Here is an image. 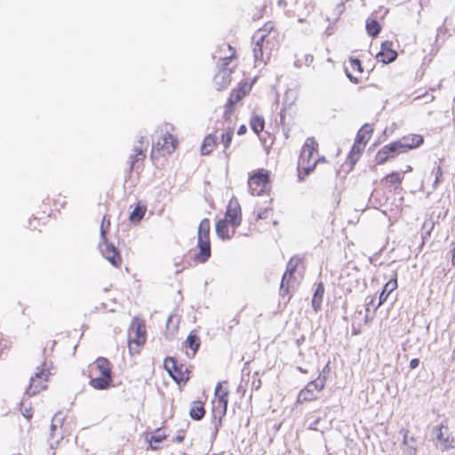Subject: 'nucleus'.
Masks as SVG:
<instances>
[{
    "instance_id": "obj_54",
    "label": "nucleus",
    "mask_w": 455,
    "mask_h": 455,
    "mask_svg": "<svg viewBox=\"0 0 455 455\" xmlns=\"http://www.w3.org/2000/svg\"><path fill=\"white\" fill-rule=\"evenodd\" d=\"M387 132H388V130H387V129H385V131H384L383 134H384V135H387Z\"/></svg>"
},
{
    "instance_id": "obj_24",
    "label": "nucleus",
    "mask_w": 455,
    "mask_h": 455,
    "mask_svg": "<svg viewBox=\"0 0 455 455\" xmlns=\"http://www.w3.org/2000/svg\"><path fill=\"white\" fill-rule=\"evenodd\" d=\"M372 132L373 128L371 127V125L369 124H365L357 132L355 141L362 142L364 145H366Z\"/></svg>"
},
{
    "instance_id": "obj_5",
    "label": "nucleus",
    "mask_w": 455,
    "mask_h": 455,
    "mask_svg": "<svg viewBox=\"0 0 455 455\" xmlns=\"http://www.w3.org/2000/svg\"><path fill=\"white\" fill-rule=\"evenodd\" d=\"M269 181V173L264 169L258 170L248 180V189L252 196H260Z\"/></svg>"
},
{
    "instance_id": "obj_18",
    "label": "nucleus",
    "mask_w": 455,
    "mask_h": 455,
    "mask_svg": "<svg viewBox=\"0 0 455 455\" xmlns=\"http://www.w3.org/2000/svg\"><path fill=\"white\" fill-rule=\"evenodd\" d=\"M112 383V376L108 374L96 375L90 379V385L99 390L107 389Z\"/></svg>"
},
{
    "instance_id": "obj_53",
    "label": "nucleus",
    "mask_w": 455,
    "mask_h": 455,
    "mask_svg": "<svg viewBox=\"0 0 455 455\" xmlns=\"http://www.w3.org/2000/svg\"><path fill=\"white\" fill-rule=\"evenodd\" d=\"M430 235V231H427V232L426 233V235H423V240L426 238V236H427V235Z\"/></svg>"
},
{
    "instance_id": "obj_40",
    "label": "nucleus",
    "mask_w": 455,
    "mask_h": 455,
    "mask_svg": "<svg viewBox=\"0 0 455 455\" xmlns=\"http://www.w3.org/2000/svg\"><path fill=\"white\" fill-rule=\"evenodd\" d=\"M350 67L353 70H356L360 73L363 72L361 62L358 59L355 58H350L349 60Z\"/></svg>"
},
{
    "instance_id": "obj_7",
    "label": "nucleus",
    "mask_w": 455,
    "mask_h": 455,
    "mask_svg": "<svg viewBox=\"0 0 455 455\" xmlns=\"http://www.w3.org/2000/svg\"><path fill=\"white\" fill-rule=\"evenodd\" d=\"M51 374L48 369L44 367H37L36 371L30 378V384L26 390V395L33 396L40 390L44 389L46 386L44 384L47 380L48 376Z\"/></svg>"
},
{
    "instance_id": "obj_55",
    "label": "nucleus",
    "mask_w": 455,
    "mask_h": 455,
    "mask_svg": "<svg viewBox=\"0 0 455 455\" xmlns=\"http://www.w3.org/2000/svg\"><path fill=\"white\" fill-rule=\"evenodd\" d=\"M409 170H411V166H408V168H406V171H409Z\"/></svg>"
},
{
    "instance_id": "obj_51",
    "label": "nucleus",
    "mask_w": 455,
    "mask_h": 455,
    "mask_svg": "<svg viewBox=\"0 0 455 455\" xmlns=\"http://www.w3.org/2000/svg\"><path fill=\"white\" fill-rule=\"evenodd\" d=\"M184 440V435H177L174 439L177 443H181Z\"/></svg>"
},
{
    "instance_id": "obj_4",
    "label": "nucleus",
    "mask_w": 455,
    "mask_h": 455,
    "mask_svg": "<svg viewBox=\"0 0 455 455\" xmlns=\"http://www.w3.org/2000/svg\"><path fill=\"white\" fill-rule=\"evenodd\" d=\"M172 131L173 127L171 124H165L162 126L159 138L153 143L152 153L156 150L164 154H172L176 149L178 140L172 135Z\"/></svg>"
},
{
    "instance_id": "obj_35",
    "label": "nucleus",
    "mask_w": 455,
    "mask_h": 455,
    "mask_svg": "<svg viewBox=\"0 0 455 455\" xmlns=\"http://www.w3.org/2000/svg\"><path fill=\"white\" fill-rule=\"evenodd\" d=\"M146 212V208L138 205L130 214L129 219L132 222H139L142 220Z\"/></svg>"
},
{
    "instance_id": "obj_15",
    "label": "nucleus",
    "mask_w": 455,
    "mask_h": 455,
    "mask_svg": "<svg viewBox=\"0 0 455 455\" xmlns=\"http://www.w3.org/2000/svg\"><path fill=\"white\" fill-rule=\"evenodd\" d=\"M144 151V137L140 136L136 144L133 146L132 153L129 157L131 170H133L135 168V164L138 162L143 161L145 159L146 155Z\"/></svg>"
},
{
    "instance_id": "obj_50",
    "label": "nucleus",
    "mask_w": 455,
    "mask_h": 455,
    "mask_svg": "<svg viewBox=\"0 0 455 455\" xmlns=\"http://www.w3.org/2000/svg\"><path fill=\"white\" fill-rule=\"evenodd\" d=\"M313 61V56L312 55H307L306 56V64L308 65Z\"/></svg>"
},
{
    "instance_id": "obj_11",
    "label": "nucleus",
    "mask_w": 455,
    "mask_h": 455,
    "mask_svg": "<svg viewBox=\"0 0 455 455\" xmlns=\"http://www.w3.org/2000/svg\"><path fill=\"white\" fill-rule=\"evenodd\" d=\"M225 220L233 227L234 229L238 228L242 221L241 207L236 198L230 199L225 214Z\"/></svg>"
},
{
    "instance_id": "obj_31",
    "label": "nucleus",
    "mask_w": 455,
    "mask_h": 455,
    "mask_svg": "<svg viewBox=\"0 0 455 455\" xmlns=\"http://www.w3.org/2000/svg\"><path fill=\"white\" fill-rule=\"evenodd\" d=\"M186 345L193 350V355H195L200 346L199 337L191 331L186 339Z\"/></svg>"
},
{
    "instance_id": "obj_6",
    "label": "nucleus",
    "mask_w": 455,
    "mask_h": 455,
    "mask_svg": "<svg viewBox=\"0 0 455 455\" xmlns=\"http://www.w3.org/2000/svg\"><path fill=\"white\" fill-rule=\"evenodd\" d=\"M325 385V379L318 377L316 379L310 381L307 386L300 390L297 397V403H303L304 402L314 401L317 398L316 394L321 391Z\"/></svg>"
},
{
    "instance_id": "obj_33",
    "label": "nucleus",
    "mask_w": 455,
    "mask_h": 455,
    "mask_svg": "<svg viewBox=\"0 0 455 455\" xmlns=\"http://www.w3.org/2000/svg\"><path fill=\"white\" fill-rule=\"evenodd\" d=\"M246 94V91L243 88H239L236 91H234L229 98L228 104L229 106H235L238 101H240Z\"/></svg>"
},
{
    "instance_id": "obj_17",
    "label": "nucleus",
    "mask_w": 455,
    "mask_h": 455,
    "mask_svg": "<svg viewBox=\"0 0 455 455\" xmlns=\"http://www.w3.org/2000/svg\"><path fill=\"white\" fill-rule=\"evenodd\" d=\"M90 373L91 375H111L109 361L105 357L97 358L96 361L91 365Z\"/></svg>"
},
{
    "instance_id": "obj_23",
    "label": "nucleus",
    "mask_w": 455,
    "mask_h": 455,
    "mask_svg": "<svg viewBox=\"0 0 455 455\" xmlns=\"http://www.w3.org/2000/svg\"><path fill=\"white\" fill-rule=\"evenodd\" d=\"M217 137L213 134H209L206 136L203 141V144L201 146V153L202 155H208L210 154L217 144Z\"/></svg>"
},
{
    "instance_id": "obj_29",
    "label": "nucleus",
    "mask_w": 455,
    "mask_h": 455,
    "mask_svg": "<svg viewBox=\"0 0 455 455\" xmlns=\"http://www.w3.org/2000/svg\"><path fill=\"white\" fill-rule=\"evenodd\" d=\"M204 413L205 411L203 403L201 402H194L189 411L190 417L195 420H199L204 418Z\"/></svg>"
},
{
    "instance_id": "obj_20",
    "label": "nucleus",
    "mask_w": 455,
    "mask_h": 455,
    "mask_svg": "<svg viewBox=\"0 0 455 455\" xmlns=\"http://www.w3.org/2000/svg\"><path fill=\"white\" fill-rule=\"evenodd\" d=\"M397 288L396 279L389 280L383 287L379 298V303L375 309L379 307L387 299L389 294Z\"/></svg>"
},
{
    "instance_id": "obj_13",
    "label": "nucleus",
    "mask_w": 455,
    "mask_h": 455,
    "mask_svg": "<svg viewBox=\"0 0 455 455\" xmlns=\"http://www.w3.org/2000/svg\"><path fill=\"white\" fill-rule=\"evenodd\" d=\"M164 368L170 374V376L175 380L177 383L181 381H186L188 378L185 377V374L182 372L180 367H179L176 360L173 357H167L164 360Z\"/></svg>"
},
{
    "instance_id": "obj_39",
    "label": "nucleus",
    "mask_w": 455,
    "mask_h": 455,
    "mask_svg": "<svg viewBox=\"0 0 455 455\" xmlns=\"http://www.w3.org/2000/svg\"><path fill=\"white\" fill-rule=\"evenodd\" d=\"M62 420H63L62 414L60 412L56 413L52 421L51 430L54 431L57 428L58 424H60V425L62 424Z\"/></svg>"
},
{
    "instance_id": "obj_12",
    "label": "nucleus",
    "mask_w": 455,
    "mask_h": 455,
    "mask_svg": "<svg viewBox=\"0 0 455 455\" xmlns=\"http://www.w3.org/2000/svg\"><path fill=\"white\" fill-rule=\"evenodd\" d=\"M146 341L145 326L139 322H133L129 333V347L132 349V344L140 346Z\"/></svg>"
},
{
    "instance_id": "obj_56",
    "label": "nucleus",
    "mask_w": 455,
    "mask_h": 455,
    "mask_svg": "<svg viewBox=\"0 0 455 455\" xmlns=\"http://www.w3.org/2000/svg\"><path fill=\"white\" fill-rule=\"evenodd\" d=\"M409 170H411V166H408V168H406V171H409Z\"/></svg>"
},
{
    "instance_id": "obj_10",
    "label": "nucleus",
    "mask_w": 455,
    "mask_h": 455,
    "mask_svg": "<svg viewBox=\"0 0 455 455\" xmlns=\"http://www.w3.org/2000/svg\"><path fill=\"white\" fill-rule=\"evenodd\" d=\"M317 148L318 143L312 137L307 138L301 149L299 161L300 163H313L314 160H316L315 155H317ZM317 160L318 162L320 160L324 161V157L317 158Z\"/></svg>"
},
{
    "instance_id": "obj_22",
    "label": "nucleus",
    "mask_w": 455,
    "mask_h": 455,
    "mask_svg": "<svg viewBox=\"0 0 455 455\" xmlns=\"http://www.w3.org/2000/svg\"><path fill=\"white\" fill-rule=\"evenodd\" d=\"M228 392L224 388L221 383H218L215 388V396L218 398L219 405L223 408V413H226L228 403Z\"/></svg>"
},
{
    "instance_id": "obj_30",
    "label": "nucleus",
    "mask_w": 455,
    "mask_h": 455,
    "mask_svg": "<svg viewBox=\"0 0 455 455\" xmlns=\"http://www.w3.org/2000/svg\"><path fill=\"white\" fill-rule=\"evenodd\" d=\"M365 145L362 142H357L355 140V143L352 147V149L349 154V160L352 165H354L360 157L362 151L364 149Z\"/></svg>"
},
{
    "instance_id": "obj_43",
    "label": "nucleus",
    "mask_w": 455,
    "mask_h": 455,
    "mask_svg": "<svg viewBox=\"0 0 455 455\" xmlns=\"http://www.w3.org/2000/svg\"><path fill=\"white\" fill-rule=\"evenodd\" d=\"M373 303V299H371V301L366 305V315L364 316V323H368V321H369V316H368V313L370 311V305Z\"/></svg>"
},
{
    "instance_id": "obj_42",
    "label": "nucleus",
    "mask_w": 455,
    "mask_h": 455,
    "mask_svg": "<svg viewBox=\"0 0 455 455\" xmlns=\"http://www.w3.org/2000/svg\"><path fill=\"white\" fill-rule=\"evenodd\" d=\"M234 106H229L228 102L226 105L225 108V116L228 117L233 112Z\"/></svg>"
},
{
    "instance_id": "obj_25",
    "label": "nucleus",
    "mask_w": 455,
    "mask_h": 455,
    "mask_svg": "<svg viewBox=\"0 0 455 455\" xmlns=\"http://www.w3.org/2000/svg\"><path fill=\"white\" fill-rule=\"evenodd\" d=\"M403 175L398 172H392L384 177V180L388 188H393L394 189H397L400 188V185L403 180Z\"/></svg>"
},
{
    "instance_id": "obj_27",
    "label": "nucleus",
    "mask_w": 455,
    "mask_h": 455,
    "mask_svg": "<svg viewBox=\"0 0 455 455\" xmlns=\"http://www.w3.org/2000/svg\"><path fill=\"white\" fill-rule=\"evenodd\" d=\"M324 293V288L322 283H320L314 293L313 299H312V306L315 309V311H318L321 307L323 297Z\"/></svg>"
},
{
    "instance_id": "obj_47",
    "label": "nucleus",
    "mask_w": 455,
    "mask_h": 455,
    "mask_svg": "<svg viewBox=\"0 0 455 455\" xmlns=\"http://www.w3.org/2000/svg\"><path fill=\"white\" fill-rule=\"evenodd\" d=\"M22 414L25 418L30 419L32 417L31 409H25Z\"/></svg>"
},
{
    "instance_id": "obj_34",
    "label": "nucleus",
    "mask_w": 455,
    "mask_h": 455,
    "mask_svg": "<svg viewBox=\"0 0 455 455\" xmlns=\"http://www.w3.org/2000/svg\"><path fill=\"white\" fill-rule=\"evenodd\" d=\"M366 30L370 36H376L380 31V26L376 20H367Z\"/></svg>"
},
{
    "instance_id": "obj_38",
    "label": "nucleus",
    "mask_w": 455,
    "mask_h": 455,
    "mask_svg": "<svg viewBox=\"0 0 455 455\" xmlns=\"http://www.w3.org/2000/svg\"><path fill=\"white\" fill-rule=\"evenodd\" d=\"M433 172L435 175V181L433 183V188H436L437 186L443 181V179H442V177H443L442 168L440 166H437L436 168L434 169Z\"/></svg>"
},
{
    "instance_id": "obj_32",
    "label": "nucleus",
    "mask_w": 455,
    "mask_h": 455,
    "mask_svg": "<svg viewBox=\"0 0 455 455\" xmlns=\"http://www.w3.org/2000/svg\"><path fill=\"white\" fill-rule=\"evenodd\" d=\"M250 125H251V130L255 133L259 134L264 129L265 121L261 116H254L251 119Z\"/></svg>"
},
{
    "instance_id": "obj_48",
    "label": "nucleus",
    "mask_w": 455,
    "mask_h": 455,
    "mask_svg": "<svg viewBox=\"0 0 455 455\" xmlns=\"http://www.w3.org/2000/svg\"><path fill=\"white\" fill-rule=\"evenodd\" d=\"M346 74H347V78H348L351 82H353L354 84H357V78H355V76H353L351 74H349V73L347 72V70H346Z\"/></svg>"
},
{
    "instance_id": "obj_8",
    "label": "nucleus",
    "mask_w": 455,
    "mask_h": 455,
    "mask_svg": "<svg viewBox=\"0 0 455 455\" xmlns=\"http://www.w3.org/2000/svg\"><path fill=\"white\" fill-rule=\"evenodd\" d=\"M423 143V138L420 135H415L411 139V142H401L400 140L392 142L387 146H385L386 150L391 156V157H395L396 155L400 153L406 152L409 149L419 147Z\"/></svg>"
},
{
    "instance_id": "obj_52",
    "label": "nucleus",
    "mask_w": 455,
    "mask_h": 455,
    "mask_svg": "<svg viewBox=\"0 0 455 455\" xmlns=\"http://www.w3.org/2000/svg\"><path fill=\"white\" fill-rule=\"evenodd\" d=\"M230 60V58H225L224 60H225V65L228 64V61Z\"/></svg>"
},
{
    "instance_id": "obj_9",
    "label": "nucleus",
    "mask_w": 455,
    "mask_h": 455,
    "mask_svg": "<svg viewBox=\"0 0 455 455\" xmlns=\"http://www.w3.org/2000/svg\"><path fill=\"white\" fill-rule=\"evenodd\" d=\"M433 433L438 441L436 446L443 451L455 447V440L451 435L448 427L441 424V426L433 428Z\"/></svg>"
},
{
    "instance_id": "obj_3",
    "label": "nucleus",
    "mask_w": 455,
    "mask_h": 455,
    "mask_svg": "<svg viewBox=\"0 0 455 455\" xmlns=\"http://www.w3.org/2000/svg\"><path fill=\"white\" fill-rule=\"evenodd\" d=\"M210 228L211 223L208 219L201 220L197 231L199 252L196 255L200 262H205L211 256Z\"/></svg>"
},
{
    "instance_id": "obj_28",
    "label": "nucleus",
    "mask_w": 455,
    "mask_h": 455,
    "mask_svg": "<svg viewBox=\"0 0 455 455\" xmlns=\"http://www.w3.org/2000/svg\"><path fill=\"white\" fill-rule=\"evenodd\" d=\"M317 162L318 160H314L313 163H300L299 161V179L302 180L304 179L302 175H309L315 168Z\"/></svg>"
},
{
    "instance_id": "obj_2",
    "label": "nucleus",
    "mask_w": 455,
    "mask_h": 455,
    "mask_svg": "<svg viewBox=\"0 0 455 455\" xmlns=\"http://www.w3.org/2000/svg\"><path fill=\"white\" fill-rule=\"evenodd\" d=\"M110 227V220L104 216L100 225V239L99 248L102 256L108 259L113 266L118 267L121 264V256L114 244L108 242L106 234Z\"/></svg>"
},
{
    "instance_id": "obj_41",
    "label": "nucleus",
    "mask_w": 455,
    "mask_h": 455,
    "mask_svg": "<svg viewBox=\"0 0 455 455\" xmlns=\"http://www.w3.org/2000/svg\"><path fill=\"white\" fill-rule=\"evenodd\" d=\"M419 360L418 358H413L410 362V367L411 369L417 368L419 366Z\"/></svg>"
},
{
    "instance_id": "obj_45",
    "label": "nucleus",
    "mask_w": 455,
    "mask_h": 455,
    "mask_svg": "<svg viewBox=\"0 0 455 455\" xmlns=\"http://www.w3.org/2000/svg\"><path fill=\"white\" fill-rule=\"evenodd\" d=\"M247 131V128L244 124H242L239 128H238V131H237V133L239 135H243Z\"/></svg>"
},
{
    "instance_id": "obj_1",
    "label": "nucleus",
    "mask_w": 455,
    "mask_h": 455,
    "mask_svg": "<svg viewBox=\"0 0 455 455\" xmlns=\"http://www.w3.org/2000/svg\"><path fill=\"white\" fill-rule=\"evenodd\" d=\"M267 28L259 29L252 36V52L255 62L258 65H265L270 59L272 52V46H270V44H272L270 42L269 34L267 33Z\"/></svg>"
},
{
    "instance_id": "obj_26",
    "label": "nucleus",
    "mask_w": 455,
    "mask_h": 455,
    "mask_svg": "<svg viewBox=\"0 0 455 455\" xmlns=\"http://www.w3.org/2000/svg\"><path fill=\"white\" fill-rule=\"evenodd\" d=\"M228 221L227 220H220L216 223V234L221 239H230L231 235L228 233Z\"/></svg>"
},
{
    "instance_id": "obj_16",
    "label": "nucleus",
    "mask_w": 455,
    "mask_h": 455,
    "mask_svg": "<svg viewBox=\"0 0 455 455\" xmlns=\"http://www.w3.org/2000/svg\"><path fill=\"white\" fill-rule=\"evenodd\" d=\"M299 263V259L297 257H292L286 267V271L283 275L282 281H281V287H280V292L282 295L284 294V292L288 291V287L285 288L286 285L289 283V280L291 277L292 274L295 272L298 265Z\"/></svg>"
},
{
    "instance_id": "obj_36",
    "label": "nucleus",
    "mask_w": 455,
    "mask_h": 455,
    "mask_svg": "<svg viewBox=\"0 0 455 455\" xmlns=\"http://www.w3.org/2000/svg\"><path fill=\"white\" fill-rule=\"evenodd\" d=\"M164 439H165V435L160 433V429H157L156 433L150 438V446L149 448L153 451H157L159 446L153 444V443H160Z\"/></svg>"
},
{
    "instance_id": "obj_21",
    "label": "nucleus",
    "mask_w": 455,
    "mask_h": 455,
    "mask_svg": "<svg viewBox=\"0 0 455 455\" xmlns=\"http://www.w3.org/2000/svg\"><path fill=\"white\" fill-rule=\"evenodd\" d=\"M233 136H234V129L230 128V127L224 130L220 135V142L222 143L223 148H224L223 153L227 159H228L230 156V154L228 152V149L232 142Z\"/></svg>"
},
{
    "instance_id": "obj_46",
    "label": "nucleus",
    "mask_w": 455,
    "mask_h": 455,
    "mask_svg": "<svg viewBox=\"0 0 455 455\" xmlns=\"http://www.w3.org/2000/svg\"><path fill=\"white\" fill-rule=\"evenodd\" d=\"M267 214V210H263L258 212V218L259 219H266Z\"/></svg>"
},
{
    "instance_id": "obj_44",
    "label": "nucleus",
    "mask_w": 455,
    "mask_h": 455,
    "mask_svg": "<svg viewBox=\"0 0 455 455\" xmlns=\"http://www.w3.org/2000/svg\"><path fill=\"white\" fill-rule=\"evenodd\" d=\"M410 441L411 442H414V439L411 437L410 440L408 438V431L405 432L404 435H403V444L405 445H410Z\"/></svg>"
},
{
    "instance_id": "obj_19",
    "label": "nucleus",
    "mask_w": 455,
    "mask_h": 455,
    "mask_svg": "<svg viewBox=\"0 0 455 455\" xmlns=\"http://www.w3.org/2000/svg\"><path fill=\"white\" fill-rule=\"evenodd\" d=\"M213 81L218 90L228 87L231 81L230 71L228 68L220 69L215 75Z\"/></svg>"
},
{
    "instance_id": "obj_14",
    "label": "nucleus",
    "mask_w": 455,
    "mask_h": 455,
    "mask_svg": "<svg viewBox=\"0 0 455 455\" xmlns=\"http://www.w3.org/2000/svg\"><path fill=\"white\" fill-rule=\"evenodd\" d=\"M377 58L385 64L393 62L397 58V52L393 49V42H383Z\"/></svg>"
},
{
    "instance_id": "obj_37",
    "label": "nucleus",
    "mask_w": 455,
    "mask_h": 455,
    "mask_svg": "<svg viewBox=\"0 0 455 455\" xmlns=\"http://www.w3.org/2000/svg\"><path fill=\"white\" fill-rule=\"evenodd\" d=\"M392 158L386 148L383 147L376 155L375 161L378 164H384L387 159Z\"/></svg>"
},
{
    "instance_id": "obj_57",
    "label": "nucleus",
    "mask_w": 455,
    "mask_h": 455,
    "mask_svg": "<svg viewBox=\"0 0 455 455\" xmlns=\"http://www.w3.org/2000/svg\"><path fill=\"white\" fill-rule=\"evenodd\" d=\"M409 170H411V166H408V168H406V171H409Z\"/></svg>"
},
{
    "instance_id": "obj_49",
    "label": "nucleus",
    "mask_w": 455,
    "mask_h": 455,
    "mask_svg": "<svg viewBox=\"0 0 455 455\" xmlns=\"http://www.w3.org/2000/svg\"><path fill=\"white\" fill-rule=\"evenodd\" d=\"M416 134L414 135H411V136H406V137H403L402 140H400L401 142H411V139L415 136Z\"/></svg>"
}]
</instances>
